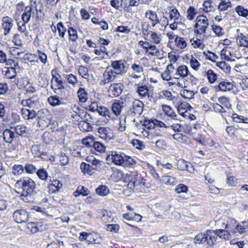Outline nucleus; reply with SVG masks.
<instances>
[{
  "mask_svg": "<svg viewBox=\"0 0 248 248\" xmlns=\"http://www.w3.org/2000/svg\"><path fill=\"white\" fill-rule=\"evenodd\" d=\"M36 186L34 181L30 177L24 176L17 180L15 184L16 192L26 202H33L36 197Z\"/></svg>",
  "mask_w": 248,
  "mask_h": 248,
  "instance_id": "1",
  "label": "nucleus"
},
{
  "mask_svg": "<svg viewBox=\"0 0 248 248\" xmlns=\"http://www.w3.org/2000/svg\"><path fill=\"white\" fill-rule=\"evenodd\" d=\"M52 79L50 81L51 88L55 93L60 96H64L66 94V89L62 80L61 76L58 74L57 76L54 75L52 71Z\"/></svg>",
  "mask_w": 248,
  "mask_h": 248,
  "instance_id": "2",
  "label": "nucleus"
},
{
  "mask_svg": "<svg viewBox=\"0 0 248 248\" xmlns=\"http://www.w3.org/2000/svg\"><path fill=\"white\" fill-rule=\"evenodd\" d=\"M209 26V21L207 17L203 15L198 16L195 20L194 32L198 34H202L206 32Z\"/></svg>",
  "mask_w": 248,
  "mask_h": 248,
  "instance_id": "3",
  "label": "nucleus"
},
{
  "mask_svg": "<svg viewBox=\"0 0 248 248\" xmlns=\"http://www.w3.org/2000/svg\"><path fill=\"white\" fill-rule=\"evenodd\" d=\"M125 154L119 151H112L109 152L106 159L108 161L111 162L118 166H122L124 164Z\"/></svg>",
  "mask_w": 248,
  "mask_h": 248,
  "instance_id": "4",
  "label": "nucleus"
},
{
  "mask_svg": "<svg viewBox=\"0 0 248 248\" xmlns=\"http://www.w3.org/2000/svg\"><path fill=\"white\" fill-rule=\"evenodd\" d=\"M29 213L23 209L16 210L13 215L14 220L17 223H23L26 222L29 219Z\"/></svg>",
  "mask_w": 248,
  "mask_h": 248,
  "instance_id": "5",
  "label": "nucleus"
},
{
  "mask_svg": "<svg viewBox=\"0 0 248 248\" xmlns=\"http://www.w3.org/2000/svg\"><path fill=\"white\" fill-rule=\"evenodd\" d=\"M117 75V74L113 71L110 66H107L103 73V79L101 80L100 84L105 85L113 81L115 79Z\"/></svg>",
  "mask_w": 248,
  "mask_h": 248,
  "instance_id": "6",
  "label": "nucleus"
},
{
  "mask_svg": "<svg viewBox=\"0 0 248 248\" xmlns=\"http://www.w3.org/2000/svg\"><path fill=\"white\" fill-rule=\"evenodd\" d=\"M143 103L139 100H135L132 106L129 108L128 113L129 114L135 116L140 115L143 111Z\"/></svg>",
  "mask_w": 248,
  "mask_h": 248,
  "instance_id": "7",
  "label": "nucleus"
},
{
  "mask_svg": "<svg viewBox=\"0 0 248 248\" xmlns=\"http://www.w3.org/2000/svg\"><path fill=\"white\" fill-rule=\"evenodd\" d=\"M31 5L35 11V17L37 20L41 19L44 16V13L43 11V8L41 7L40 4V0H30Z\"/></svg>",
  "mask_w": 248,
  "mask_h": 248,
  "instance_id": "8",
  "label": "nucleus"
},
{
  "mask_svg": "<svg viewBox=\"0 0 248 248\" xmlns=\"http://www.w3.org/2000/svg\"><path fill=\"white\" fill-rule=\"evenodd\" d=\"M110 66L117 75L121 74L125 72L124 61L123 60L112 62Z\"/></svg>",
  "mask_w": 248,
  "mask_h": 248,
  "instance_id": "9",
  "label": "nucleus"
},
{
  "mask_svg": "<svg viewBox=\"0 0 248 248\" xmlns=\"http://www.w3.org/2000/svg\"><path fill=\"white\" fill-rule=\"evenodd\" d=\"M14 25V20L9 16H4L2 19V28L4 31V34L6 35L8 34L11 31V28Z\"/></svg>",
  "mask_w": 248,
  "mask_h": 248,
  "instance_id": "10",
  "label": "nucleus"
},
{
  "mask_svg": "<svg viewBox=\"0 0 248 248\" xmlns=\"http://www.w3.org/2000/svg\"><path fill=\"white\" fill-rule=\"evenodd\" d=\"M145 16L148 18L151 22L152 26L154 27L156 24L160 23V20L155 12L148 10L145 12Z\"/></svg>",
  "mask_w": 248,
  "mask_h": 248,
  "instance_id": "11",
  "label": "nucleus"
},
{
  "mask_svg": "<svg viewBox=\"0 0 248 248\" xmlns=\"http://www.w3.org/2000/svg\"><path fill=\"white\" fill-rule=\"evenodd\" d=\"M97 132L99 136L102 139L108 140H110L112 138L111 130L106 127H99L97 129Z\"/></svg>",
  "mask_w": 248,
  "mask_h": 248,
  "instance_id": "12",
  "label": "nucleus"
},
{
  "mask_svg": "<svg viewBox=\"0 0 248 248\" xmlns=\"http://www.w3.org/2000/svg\"><path fill=\"white\" fill-rule=\"evenodd\" d=\"M176 108L179 114L184 117L187 116V115L186 113L188 110H190L191 108L190 105L186 102L179 103L176 106Z\"/></svg>",
  "mask_w": 248,
  "mask_h": 248,
  "instance_id": "13",
  "label": "nucleus"
},
{
  "mask_svg": "<svg viewBox=\"0 0 248 248\" xmlns=\"http://www.w3.org/2000/svg\"><path fill=\"white\" fill-rule=\"evenodd\" d=\"M34 9L31 6L25 7L24 12L22 15V20L25 23H28L31 18V15L35 16Z\"/></svg>",
  "mask_w": 248,
  "mask_h": 248,
  "instance_id": "14",
  "label": "nucleus"
},
{
  "mask_svg": "<svg viewBox=\"0 0 248 248\" xmlns=\"http://www.w3.org/2000/svg\"><path fill=\"white\" fill-rule=\"evenodd\" d=\"M216 91L222 92L230 91L233 89V84L232 82L226 80L221 81L217 86H216Z\"/></svg>",
  "mask_w": 248,
  "mask_h": 248,
  "instance_id": "15",
  "label": "nucleus"
},
{
  "mask_svg": "<svg viewBox=\"0 0 248 248\" xmlns=\"http://www.w3.org/2000/svg\"><path fill=\"white\" fill-rule=\"evenodd\" d=\"M123 90V86L121 83L113 84L110 85L109 92L113 97L120 95Z\"/></svg>",
  "mask_w": 248,
  "mask_h": 248,
  "instance_id": "16",
  "label": "nucleus"
},
{
  "mask_svg": "<svg viewBox=\"0 0 248 248\" xmlns=\"http://www.w3.org/2000/svg\"><path fill=\"white\" fill-rule=\"evenodd\" d=\"M62 184L56 179H54L50 181V183L48 184V192L49 193H56L62 187Z\"/></svg>",
  "mask_w": 248,
  "mask_h": 248,
  "instance_id": "17",
  "label": "nucleus"
},
{
  "mask_svg": "<svg viewBox=\"0 0 248 248\" xmlns=\"http://www.w3.org/2000/svg\"><path fill=\"white\" fill-rule=\"evenodd\" d=\"M2 137L4 141L8 143H11L14 139L17 137L13 131L9 129H6L3 132Z\"/></svg>",
  "mask_w": 248,
  "mask_h": 248,
  "instance_id": "18",
  "label": "nucleus"
},
{
  "mask_svg": "<svg viewBox=\"0 0 248 248\" xmlns=\"http://www.w3.org/2000/svg\"><path fill=\"white\" fill-rule=\"evenodd\" d=\"M206 235L207 236L206 243L207 245L210 246H213L217 240V236L215 230H207L206 231Z\"/></svg>",
  "mask_w": 248,
  "mask_h": 248,
  "instance_id": "19",
  "label": "nucleus"
},
{
  "mask_svg": "<svg viewBox=\"0 0 248 248\" xmlns=\"http://www.w3.org/2000/svg\"><path fill=\"white\" fill-rule=\"evenodd\" d=\"M88 244L94 243L95 244H100L101 243L102 240L99 234L95 232L88 233L86 240Z\"/></svg>",
  "mask_w": 248,
  "mask_h": 248,
  "instance_id": "20",
  "label": "nucleus"
},
{
  "mask_svg": "<svg viewBox=\"0 0 248 248\" xmlns=\"http://www.w3.org/2000/svg\"><path fill=\"white\" fill-rule=\"evenodd\" d=\"M37 117L40 120L49 121L51 118L50 112L47 109H42L37 112Z\"/></svg>",
  "mask_w": 248,
  "mask_h": 248,
  "instance_id": "21",
  "label": "nucleus"
},
{
  "mask_svg": "<svg viewBox=\"0 0 248 248\" xmlns=\"http://www.w3.org/2000/svg\"><path fill=\"white\" fill-rule=\"evenodd\" d=\"M123 102H115L112 103L111 110L113 114L116 116L119 115L124 107Z\"/></svg>",
  "mask_w": 248,
  "mask_h": 248,
  "instance_id": "22",
  "label": "nucleus"
},
{
  "mask_svg": "<svg viewBox=\"0 0 248 248\" xmlns=\"http://www.w3.org/2000/svg\"><path fill=\"white\" fill-rule=\"evenodd\" d=\"M162 108L164 113L171 119L177 120V114L170 106L167 105H163Z\"/></svg>",
  "mask_w": 248,
  "mask_h": 248,
  "instance_id": "23",
  "label": "nucleus"
},
{
  "mask_svg": "<svg viewBox=\"0 0 248 248\" xmlns=\"http://www.w3.org/2000/svg\"><path fill=\"white\" fill-rule=\"evenodd\" d=\"M2 73L7 78L9 79H12L16 76V69L12 65L10 67H5L2 69Z\"/></svg>",
  "mask_w": 248,
  "mask_h": 248,
  "instance_id": "24",
  "label": "nucleus"
},
{
  "mask_svg": "<svg viewBox=\"0 0 248 248\" xmlns=\"http://www.w3.org/2000/svg\"><path fill=\"white\" fill-rule=\"evenodd\" d=\"M176 75L179 76L182 78H184L188 76V74L190 75L187 67L185 65H182L178 66L176 70Z\"/></svg>",
  "mask_w": 248,
  "mask_h": 248,
  "instance_id": "25",
  "label": "nucleus"
},
{
  "mask_svg": "<svg viewBox=\"0 0 248 248\" xmlns=\"http://www.w3.org/2000/svg\"><path fill=\"white\" fill-rule=\"evenodd\" d=\"M194 243L196 244H203L206 242L207 236L206 231L204 232L198 233L194 237Z\"/></svg>",
  "mask_w": 248,
  "mask_h": 248,
  "instance_id": "26",
  "label": "nucleus"
},
{
  "mask_svg": "<svg viewBox=\"0 0 248 248\" xmlns=\"http://www.w3.org/2000/svg\"><path fill=\"white\" fill-rule=\"evenodd\" d=\"M236 42L240 46H248V36L241 33L236 38Z\"/></svg>",
  "mask_w": 248,
  "mask_h": 248,
  "instance_id": "27",
  "label": "nucleus"
},
{
  "mask_svg": "<svg viewBox=\"0 0 248 248\" xmlns=\"http://www.w3.org/2000/svg\"><path fill=\"white\" fill-rule=\"evenodd\" d=\"M0 63L5 64L6 66H12L14 61L11 59H7L6 54L2 50H0Z\"/></svg>",
  "mask_w": 248,
  "mask_h": 248,
  "instance_id": "28",
  "label": "nucleus"
},
{
  "mask_svg": "<svg viewBox=\"0 0 248 248\" xmlns=\"http://www.w3.org/2000/svg\"><path fill=\"white\" fill-rule=\"evenodd\" d=\"M220 1L218 5V9L219 11L227 10L229 8L232 7V5L230 0H220Z\"/></svg>",
  "mask_w": 248,
  "mask_h": 248,
  "instance_id": "29",
  "label": "nucleus"
},
{
  "mask_svg": "<svg viewBox=\"0 0 248 248\" xmlns=\"http://www.w3.org/2000/svg\"><path fill=\"white\" fill-rule=\"evenodd\" d=\"M22 111L23 117L27 120L32 119L37 116V112L33 109H24Z\"/></svg>",
  "mask_w": 248,
  "mask_h": 248,
  "instance_id": "30",
  "label": "nucleus"
},
{
  "mask_svg": "<svg viewBox=\"0 0 248 248\" xmlns=\"http://www.w3.org/2000/svg\"><path fill=\"white\" fill-rule=\"evenodd\" d=\"M149 90L148 87L146 85H143L138 87L137 92L141 96V98L148 96L149 97Z\"/></svg>",
  "mask_w": 248,
  "mask_h": 248,
  "instance_id": "31",
  "label": "nucleus"
},
{
  "mask_svg": "<svg viewBox=\"0 0 248 248\" xmlns=\"http://www.w3.org/2000/svg\"><path fill=\"white\" fill-rule=\"evenodd\" d=\"M126 178L129 181L130 185H133L134 186L139 185V182L138 181V176L136 173H130V174H126Z\"/></svg>",
  "mask_w": 248,
  "mask_h": 248,
  "instance_id": "32",
  "label": "nucleus"
},
{
  "mask_svg": "<svg viewBox=\"0 0 248 248\" xmlns=\"http://www.w3.org/2000/svg\"><path fill=\"white\" fill-rule=\"evenodd\" d=\"M80 169L82 172L84 174L87 173L89 175H92L93 173V170L90 164H87L82 162L80 166Z\"/></svg>",
  "mask_w": 248,
  "mask_h": 248,
  "instance_id": "33",
  "label": "nucleus"
},
{
  "mask_svg": "<svg viewBox=\"0 0 248 248\" xmlns=\"http://www.w3.org/2000/svg\"><path fill=\"white\" fill-rule=\"evenodd\" d=\"M161 181L162 183L168 185H175L177 183L176 178L170 175L163 176Z\"/></svg>",
  "mask_w": 248,
  "mask_h": 248,
  "instance_id": "34",
  "label": "nucleus"
},
{
  "mask_svg": "<svg viewBox=\"0 0 248 248\" xmlns=\"http://www.w3.org/2000/svg\"><path fill=\"white\" fill-rule=\"evenodd\" d=\"M215 232H216L217 237H219L220 238L228 240L230 239V233L225 230L218 229L215 230Z\"/></svg>",
  "mask_w": 248,
  "mask_h": 248,
  "instance_id": "35",
  "label": "nucleus"
},
{
  "mask_svg": "<svg viewBox=\"0 0 248 248\" xmlns=\"http://www.w3.org/2000/svg\"><path fill=\"white\" fill-rule=\"evenodd\" d=\"M235 11L239 16L248 19V9H246L242 6L238 5L235 7Z\"/></svg>",
  "mask_w": 248,
  "mask_h": 248,
  "instance_id": "36",
  "label": "nucleus"
},
{
  "mask_svg": "<svg viewBox=\"0 0 248 248\" xmlns=\"http://www.w3.org/2000/svg\"><path fill=\"white\" fill-rule=\"evenodd\" d=\"M103 162L94 157H93V160L91 161V167L92 169L94 170L99 171L102 167Z\"/></svg>",
  "mask_w": 248,
  "mask_h": 248,
  "instance_id": "37",
  "label": "nucleus"
},
{
  "mask_svg": "<svg viewBox=\"0 0 248 248\" xmlns=\"http://www.w3.org/2000/svg\"><path fill=\"white\" fill-rule=\"evenodd\" d=\"M48 103L53 107L60 106L62 103L59 100V97L56 95L50 96L47 98Z\"/></svg>",
  "mask_w": 248,
  "mask_h": 248,
  "instance_id": "38",
  "label": "nucleus"
},
{
  "mask_svg": "<svg viewBox=\"0 0 248 248\" xmlns=\"http://www.w3.org/2000/svg\"><path fill=\"white\" fill-rule=\"evenodd\" d=\"M197 14V9L193 6H190L186 11V17L189 20H192Z\"/></svg>",
  "mask_w": 248,
  "mask_h": 248,
  "instance_id": "39",
  "label": "nucleus"
},
{
  "mask_svg": "<svg viewBox=\"0 0 248 248\" xmlns=\"http://www.w3.org/2000/svg\"><path fill=\"white\" fill-rule=\"evenodd\" d=\"M24 167L21 165H15L12 168V173L16 176H19L22 174L24 172Z\"/></svg>",
  "mask_w": 248,
  "mask_h": 248,
  "instance_id": "40",
  "label": "nucleus"
},
{
  "mask_svg": "<svg viewBox=\"0 0 248 248\" xmlns=\"http://www.w3.org/2000/svg\"><path fill=\"white\" fill-rule=\"evenodd\" d=\"M77 93L79 100L81 102H85L87 100L88 98V93L84 88H80Z\"/></svg>",
  "mask_w": 248,
  "mask_h": 248,
  "instance_id": "41",
  "label": "nucleus"
},
{
  "mask_svg": "<svg viewBox=\"0 0 248 248\" xmlns=\"http://www.w3.org/2000/svg\"><path fill=\"white\" fill-rule=\"evenodd\" d=\"M97 112L100 115L104 116L106 118H110V113L109 110L105 107L100 106Z\"/></svg>",
  "mask_w": 248,
  "mask_h": 248,
  "instance_id": "42",
  "label": "nucleus"
},
{
  "mask_svg": "<svg viewBox=\"0 0 248 248\" xmlns=\"http://www.w3.org/2000/svg\"><path fill=\"white\" fill-rule=\"evenodd\" d=\"M136 163V161L129 156L125 154L124 164L122 166L126 167H132Z\"/></svg>",
  "mask_w": 248,
  "mask_h": 248,
  "instance_id": "43",
  "label": "nucleus"
},
{
  "mask_svg": "<svg viewBox=\"0 0 248 248\" xmlns=\"http://www.w3.org/2000/svg\"><path fill=\"white\" fill-rule=\"evenodd\" d=\"M175 42L177 47L181 49H183L186 46V43L183 38L176 36L175 38Z\"/></svg>",
  "mask_w": 248,
  "mask_h": 248,
  "instance_id": "44",
  "label": "nucleus"
},
{
  "mask_svg": "<svg viewBox=\"0 0 248 248\" xmlns=\"http://www.w3.org/2000/svg\"><path fill=\"white\" fill-rule=\"evenodd\" d=\"M79 74L84 78L88 80L89 78V74L88 70L83 66H79L78 69Z\"/></svg>",
  "mask_w": 248,
  "mask_h": 248,
  "instance_id": "45",
  "label": "nucleus"
},
{
  "mask_svg": "<svg viewBox=\"0 0 248 248\" xmlns=\"http://www.w3.org/2000/svg\"><path fill=\"white\" fill-rule=\"evenodd\" d=\"M180 94L184 98L191 99L194 98V93L192 91L183 90L180 92Z\"/></svg>",
  "mask_w": 248,
  "mask_h": 248,
  "instance_id": "46",
  "label": "nucleus"
},
{
  "mask_svg": "<svg viewBox=\"0 0 248 248\" xmlns=\"http://www.w3.org/2000/svg\"><path fill=\"white\" fill-rule=\"evenodd\" d=\"M27 229L28 231H30L32 233H36L40 230L39 228V224L35 222H30L28 223Z\"/></svg>",
  "mask_w": 248,
  "mask_h": 248,
  "instance_id": "47",
  "label": "nucleus"
},
{
  "mask_svg": "<svg viewBox=\"0 0 248 248\" xmlns=\"http://www.w3.org/2000/svg\"><path fill=\"white\" fill-rule=\"evenodd\" d=\"M21 103L22 105L24 107L27 106L30 108H34L38 102L36 101L32 100V99L30 98L22 100Z\"/></svg>",
  "mask_w": 248,
  "mask_h": 248,
  "instance_id": "48",
  "label": "nucleus"
},
{
  "mask_svg": "<svg viewBox=\"0 0 248 248\" xmlns=\"http://www.w3.org/2000/svg\"><path fill=\"white\" fill-rule=\"evenodd\" d=\"M96 192L97 194L104 196L108 193L109 189L107 188L106 186L101 185L96 189Z\"/></svg>",
  "mask_w": 248,
  "mask_h": 248,
  "instance_id": "49",
  "label": "nucleus"
},
{
  "mask_svg": "<svg viewBox=\"0 0 248 248\" xmlns=\"http://www.w3.org/2000/svg\"><path fill=\"white\" fill-rule=\"evenodd\" d=\"M93 147L96 151L100 153H105L106 151V146L100 142L95 141Z\"/></svg>",
  "mask_w": 248,
  "mask_h": 248,
  "instance_id": "50",
  "label": "nucleus"
},
{
  "mask_svg": "<svg viewBox=\"0 0 248 248\" xmlns=\"http://www.w3.org/2000/svg\"><path fill=\"white\" fill-rule=\"evenodd\" d=\"M170 19L176 21L178 20L180 16V14L178 10L176 8L172 9L169 12Z\"/></svg>",
  "mask_w": 248,
  "mask_h": 248,
  "instance_id": "51",
  "label": "nucleus"
},
{
  "mask_svg": "<svg viewBox=\"0 0 248 248\" xmlns=\"http://www.w3.org/2000/svg\"><path fill=\"white\" fill-rule=\"evenodd\" d=\"M217 66L224 70L226 73H228L230 71V66L224 61L217 62Z\"/></svg>",
  "mask_w": 248,
  "mask_h": 248,
  "instance_id": "52",
  "label": "nucleus"
},
{
  "mask_svg": "<svg viewBox=\"0 0 248 248\" xmlns=\"http://www.w3.org/2000/svg\"><path fill=\"white\" fill-rule=\"evenodd\" d=\"M206 76L209 82L210 83L214 82L217 78V74L212 70H208L206 72Z\"/></svg>",
  "mask_w": 248,
  "mask_h": 248,
  "instance_id": "53",
  "label": "nucleus"
},
{
  "mask_svg": "<svg viewBox=\"0 0 248 248\" xmlns=\"http://www.w3.org/2000/svg\"><path fill=\"white\" fill-rule=\"evenodd\" d=\"M148 52H146L152 56H156L159 53V50L155 45H151L147 46Z\"/></svg>",
  "mask_w": 248,
  "mask_h": 248,
  "instance_id": "54",
  "label": "nucleus"
},
{
  "mask_svg": "<svg viewBox=\"0 0 248 248\" xmlns=\"http://www.w3.org/2000/svg\"><path fill=\"white\" fill-rule=\"evenodd\" d=\"M132 143L133 146L138 150H142L145 148L143 142L139 140L134 139L132 140Z\"/></svg>",
  "mask_w": 248,
  "mask_h": 248,
  "instance_id": "55",
  "label": "nucleus"
},
{
  "mask_svg": "<svg viewBox=\"0 0 248 248\" xmlns=\"http://www.w3.org/2000/svg\"><path fill=\"white\" fill-rule=\"evenodd\" d=\"M82 143L87 147L93 146L95 141L93 137H88L82 140Z\"/></svg>",
  "mask_w": 248,
  "mask_h": 248,
  "instance_id": "56",
  "label": "nucleus"
},
{
  "mask_svg": "<svg viewBox=\"0 0 248 248\" xmlns=\"http://www.w3.org/2000/svg\"><path fill=\"white\" fill-rule=\"evenodd\" d=\"M38 177L43 180H46L48 177V173L44 169H40L36 171Z\"/></svg>",
  "mask_w": 248,
  "mask_h": 248,
  "instance_id": "57",
  "label": "nucleus"
},
{
  "mask_svg": "<svg viewBox=\"0 0 248 248\" xmlns=\"http://www.w3.org/2000/svg\"><path fill=\"white\" fill-rule=\"evenodd\" d=\"M187 163L188 162L184 159H179L177 163V169L180 170H185L188 167Z\"/></svg>",
  "mask_w": 248,
  "mask_h": 248,
  "instance_id": "58",
  "label": "nucleus"
},
{
  "mask_svg": "<svg viewBox=\"0 0 248 248\" xmlns=\"http://www.w3.org/2000/svg\"><path fill=\"white\" fill-rule=\"evenodd\" d=\"M212 29L214 32L218 36H221L224 34L222 28L219 26L213 25L212 26Z\"/></svg>",
  "mask_w": 248,
  "mask_h": 248,
  "instance_id": "59",
  "label": "nucleus"
},
{
  "mask_svg": "<svg viewBox=\"0 0 248 248\" xmlns=\"http://www.w3.org/2000/svg\"><path fill=\"white\" fill-rule=\"evenodd\" d=\"M190 64L191 67L196 71L199 69L201 65L198 60L192 56H191V59L190 60Z\"/></svg>",
  "mask_w": 248,
  "mask_h": 248,
  "instance_id": "60",
  "label": "nucleus"
},
{
  "mask_svg": "<svg viewBox=\"0 0 248 248\" xmlns=\"http://www.w3.org/2000/svg\"><path fill=\"white\" fill-rule=\"evenodd\" d=\"M26 172L29 174H32L36 172V168L35 166L31 164H26L24 167Z\"/></svg>",
  "mask_w": 248,
  "mask_h": 248,
  "instance_id": "61",
  "label": "nucleus"
},
{
  "mask_svg": "<svg viewBox=\"0 0 248 248\" xmlns=\"http://www.w3.org/2000/svg\"><path fill=\"white\" fill-rule=\"evenodd\" d=\"M68 34L70 37V39L73 42H75L78 38V34L77 31L72 27L68 30Z\"/></svg>",
  "mask_w": 248,
  "mask_h": 248,
  "instance_id": "62",
  "label": "nucleus"
},
{
  "mask_svg": "<svg viewBox=\"0 0 248 248\" xmlns=\"http://www.w3.org/2000/svg\"><path fill=\"white\" fill-rule=\"evenodd\" d=\"M152 41L156 44H158L161 41V38L160 35L157 34L154 31H151L150 35Z\"/></svg>",
  "mask_w": 248,
  "mask_h": 248,
  "instance_id": "63",
  "label": "nucleus"
},
{
  "mask_svg": "<svg viewBox=\"0 0 248 248\" xmlns=\"http://www.w3.org/2000/svg\"><path fill=\"white\" fill-rule=\"evenodd\" d=\"M26 130V127L23 125H17L15 128V131L16 135L22 136L23 134L25 133Z\"/></svg>",
  "mask_w": 248,
  "mask_h": 248,
  "instance_id": "64",
  "label": "nucleus"
}]
</instances>
